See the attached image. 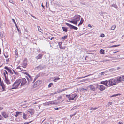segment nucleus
Instances as JSON below:
<instances>
[{
    "label": "nucleus",
    "mask_w": 124,
    "mask_h": 124,
    "mask_svg": "<svg viewBox=\"0 0 124 124\" xmlns=\"http://www.w3.org/2000/svg\"><path fill=\"white\" fill-rule=\"evenodd\" d=\"M20 83L21 81H19L18 80H17L12 85V86L13 87L11 89L17 88Z\"/></svg>",
    "instance_id": "obj_1"
},
{
    "label": "nucleus",
    "mask_w": 124,
    "mask_h": 124,
    "mask_svg": "<svg viewBox=\"0 0 124 124\" xmlns=\"http://www.w3.org/2000/svg\"><path fill=\"white\" fill-rule=\"evenodd\" d=\"M108 84L109 85V86L115 85L117 84L116 79H111L108 80Z\"/></svg>",
    "instance_id": "obj_2"
},
{
    "label": "nucleus",
    "mask_w": 124,
    "mask_h": 124,
    "mask_svg": "<svg viewBox=\"0 0 124 124\" xmlns=\"http://www.w3.org/2000/svg\"><path fill=\"white\" fill-rule=\"evenodd\" d=\"M116 79V81L118 83H119L121 82L122 81H124V75L122 77H118Z\"/></svg>",
    "instance_id": "obj_3"
},
{
    "label": "nucleus",
    "mask_w": 124,
    "mask_h": 124,
    "mask_svg": "<svg viewBox=\"0 0 124 124\" xmlns=\"http://www.w3.org/2000/svg\"><path fill=\"white\" fill-rule=\"evenodd\" d=\"M18 80L21 81V86L23 85L26 83V80L24 78H22Z\"/></svg>",
    "instance_id": "obj_4"
},
{
    "label": "nucleus",
    "mask_w": 124,
    "mask_h": 124,
    "mask_svg": "<svg viewBox=\"0 0 124 124\" xmlns=\"http://www.w3.org/2000/svg\"><path fill=\"white\" fill-rule=\"evenodd\" d=\"M97 88L99 89L101 91H102L105 89V87L103 85H98Z\"/></svg>",
    "instance_id": "obj_5"
},
{
    "label": "nucleus",
    "mask_w": 124,
    "mask_h": 124,
    "mask_svg": "<svg viewBox=\"0 0 124 124\" xmlns=\"http://www.w3.org/2000/svg\"><path fill=\"white\" fill-rule=\"evenodd\" d=\"M81 16L78 15H76L74 16V20H75L77 21H78L80 20Z\"/></svg>",
    "instance_id": "obj_6"
},
{
    "label": "nucleus",
    "mask_w": 124,
    "mask_h": 124,
    "mask_svg": "<svg viewBox=\"0 0 124 124\" xmlns=\"http://www.w3.org/2000/svg\"><path fill=\"white\" fill-rule=\"evenodd\" d=\"M27 60L26 59H24L23 62V63L22 67L24 68L26 67L27 65Z\"/></svg>",
    "instance_id": "obj_7"
},
{
    "label": "nucleus",
    "mask_w": 124,
    "mask_h": 124,
    "mask_svg": "<svg viewBox=\"0 0 124 124\" xmlns=\"http://www.w3.org/2000/svg\"><path fill=\"white\" fill-rule=\"evenodd\" d=\"M77 96L76 94H72L70 96V99H69V100H73Z\"/></svg>",
    "instance_id": "obj_8"
},
{
    "label": "nucleus",
    "mask_w": 124,
    "mask_h": 124,
    "mask_svg": "<svg viewBox=\"0 0 124 124\" xmlns=\"http://www.w3.org/2000/svg\"><path fill=\"white\" fill-rule=\"evenodd\" d=\"M27 111L31 114V115L33 114L34 112V110L32 109L31 108L28 109Z\"/></svg>",
    "instance_id": "obj_9"
},
{
    "label": "nucleus",
    "mask_w": 124,
    "mask_h": 124,
    "mask_svg": "<svg viewBox=\"0 0 124 124\" xmlns=\"http://www.w3.org/2000/svg\"><path fill=\"white\" fill-rule=\"evenodd\" d=\"M66 24L67 26L69 27L70 29H73L74 26L67 23H66Z\"/></svg>",
    "instance_id": "obj_10"
},
{
    "label": "nucleus",
    "mask_w": 124,
    "mask_h": 124,
    "mask_svg": "<svg viewBox=\"0 0 124 124\" xmlns=\"http://www.w3.org/2000/svg\"><path fill=\"white\" fill-rule=\"evenodd\" d=\"M101 84H104L107 86H108L107 84H108V81L107 80H106L104 81H103L101 82Z\"/></svg>",
    "instance_id": "obj_11"
},
{
    "label": "nucleus",
    "mask_w": 124,
    "mask_h": 124,
    "mask_svg": "<svg viewBox=\"0 0 124 124\" xmlns=\"http://www.w3.org/2000/svg\"><path fill=\"white\" fill-rule=\"evenodd\" d=\"M5 82L7 84H10V81L8 79V77L5 78Z\"/></svg>",
    "instance_id": "obj_12"
},
{
    "label": "nucleus",
    "mask_w": 124,
    "mask_h": 124,
    "mask_svg": "<svg viewBox=\"0 0 124 124\" xmlns=\"http://www.w3.org/2000/svg\"><path fill=\"white\" fill-rule=\"evenodd\" d=\"M2 115L5 118H7L8 116V115L5 112H3L2 113Z\"/></svg>",
    "instance_id": "obj_13"
},
{
    "label": "nucleus",
    "mask_w": 124,
    "mask_h": 124,
    "mask_svg": "<svg viewBox=\"0 0 124 124\" xmlns=\"http://www.w3.org/2000/svg\"><path fill=\"white\" fill-rule=\"evenodd\" d=\"M88 87L90 88L91 90L94 91L95 90V88L93 85H89L88 86Z\"/></svg>",
    "instance_id": "obj_14"
},
{
    "label": "nucleus",
    "mask_w": 124,
    "mask_h": 124,
    "mask_svg": "<svg viewBox=\"0 0 124 124\" xmlns=\"http://www.w3.org/2000/svg\"><path fill=\"white\" fill-rule=\"evenodd\" d=\"M0 85L1 86L2 89H3V91H4L5 89V86L4 84L3 81H2L1 83H0Z\"/></svg>",
    "instance_id": "obj_15"
},
{
    "label": "nucleus",
    "mask_w": 124,
    "mask_h": 124,
    "mask_svg": "<svg viewBox=\"0 0 124 124\" xmlns=\"http://www.w3.org/2000/svg\"><path fill=\"white\" fill-rule=\"evenodd\" d=\"M41 83V81L40 80H38L35 83V84L37 86L40 85Z\"/></svg>",
    "instance_id": "obj_16"
},
{
    "label": "nucleus",
    "mask_w": 124,
    "mask_h": 124,
    "mask_svg": "<svg viewBox=\"0 0 124 124\" xmlns=\"http://www.w3.org/2000/svg\"><path fill=\"white\" fill-rule=\"evenodd\" d=\"M12 20L14 22V23H15V25L16 26V27L18 31L19 32L20 31L18 27V26L17 25V24H16L15 20L14 19H12Z\"/></svg>",
    "instance_id": "obj_17"
},
{
    "label": "nucleus",
    "mask_w": 124,
    "mask_h": 124,
    "mask_svg": "<svg viewBox=\"0 0 124 124\" xmlns=\"http://www.w3.org/2000/svg\"><path fill=\"white\" fill-rule=\"evenodd\" d=\"M47 104L48 105H49L51 104L52 105L55 104L54 101H49L47 102Z\"/></svg>",
    "instance_id": "obj_18"
},
{
    "label": "nucleus",
    "mask_w": 124,
    "mask_h": 124,
    "mask_svg": "<svg viewBox=\"0 0 124 124\" xmlns=\"http://www.w3.org/2000/svg\"><path fill=\"white\" fill-rule=\"evenodd\" d=\"M22 113V112L17 111L16 112V114L15 115V116L17 117V116L19 115H21V114Z\"/></svg>",
    "instance_id": "obj_19"
},
{
    "label": "nucleus",
    "mask_w": 124,
    "mask_h": 124,
    "mask_svg": "<svg viewBox=\"0 0 124 124\" xmlns=\"http://www.w3.org/2000/svg\"><path fill=\"white\" fill-rule=\"evenodd\" d=\"M83 21L84 20L83 19V18H81V19L78 25V26H79V25H81L82 24L83 22Z\"/></svg>",
    "instance_id": "obj_20"
},
{
    "label": "nucleus",
    "mask_w": 124,
    "mask_h": 124,
    "mask_svg": "<svg viewBox=\"0 0 124 124\" xmlns=\"http://www.w3.org/2000/svg\"><path fill=\"white\" fill-rule=\"evenodd\" d=\"M42 57V55L41 54H39L38 56H36V58L37 59H40Z\"/></svg>",
    "instance_id": "obj_21"
},
{
    "label": "nucleus",
    "mask_w": 124,
    "mask_h": 124,
    "mask_svg": "<svg viewBox=\"0 0 124 124\" xmlns=\"http://www.w3.org/2000/svg\"><path fill=\"white\" fill-rule=\"evenodd\" d=\"M62 28L63 31H65V32H67V30L68 28L66 27H62Z\"/></svg>",
    "instance_id": "obj_22"
},
{
    "label": "nucleus",
    "mask_w": 124,
    "mask_h": 124,
    "mask_svg": "<svg viewBox=\"0 0 124 124\" xmlns=\"http://www.w3.org/2000/svg\"><path fill=\"white\" fill-rule=\"evenodd\" d=\"M26 77L28 82L30 81H31L32 80V78L31 77L29 78L30 79H29V78L27 76Z\"/></svg>",
    "instance_id": "obj_23"
},
{
    "label": "nucleus",
    "mask_w": 124,
    "mask_h": 124,
    "mask_svg": "<svg viewBox=\"0 0 124 124\" xmlns=\"http://www.w3.org/2000/svg\"><path fill=\"white\" fill-rule=\"evenodd\" d=\"M26 114H25L24 113H23V119H24L25 120H26L27 119V118L26 117Z\"/></svg>",
    "instance_id": "obj_24"
},
{
    "label": "nucleus",
    "mask_w": 124,
    "mask_h": 124,
    "mask_svg": "<svg viewBox=\"0 0 124 124\" xmlns=\"http://www.w3.org/2000/svg\"><path fill=\"white\" fill-rule=\"evenodd\" d=\"M109 70V71H110L111 72H112L115 71H116V69H115L114 68H111V69H110Z\"/></svg>",
    "instance_id": "obj_25"
},
{
    "label": "nucleus",
    "mask_w": 124,
    "mask_h": 124,
    "mask_svg": "<svg viewBox=\"0 0 124 124\" xmlns=\"http://www.w3.org/2000/svg\"><path fill=\"white\" fill-rule=\"evenodd\" d=\"M100 53L102 54H104V50L101 49L100 50Z\"/></svg>",
    "instance_id": "obj_26"
},
{
    "label": "nucleus",
    "mask_w": 124,
    "mask_h": 124,
    "mask_svg": "<svg viewBox=\"0 0 124 124\" xmlns=\"http://www.w3.org/2000/svg\"><path fill=\"white\" fill-rule=\"evenodd\" d=\"M121 94H114V95H112V96H111L110 97H116V96H118V95H120Z\"/></svg>",
    "instance_id": "obj_27"
},
{
    "label": "nucleus",
    "mask_w": 124,
    "mask_h": 124,
    "mask_svg": "<svg viewBox=\"0 0 124 124\" xmlns=\"http://www.w3.org/2000/svg\"><path fill=\"white\" fill-rule=\"evenodd\" d=\"M38 31L42 32V31L43 30H42L41 29L40 27L39 26H38Z\"/></svg>",
    "instance_id": "obj_28"
},
{
    "label": "nucleus",
    "mask_w": 124,
    "mask_h": 124,
    "mask_svg": "<svg viewBox=\"0 0 124 124\" xmlns=\"http://www.w3.org/2000/svg\"><path fill=\"white\" fill-rule=\"evenodd\" d=\"M78 21H76L75 20H73V23L74 24L76 25Z\"/></svg>",
    "instance_id": "obj_29"
},
{
    "label": "nucleus",
    "mask_w": 124,
    "mask_h": 124,
    "mask_svg": "<svg viewBox=\"0 0 124 124\" xmlns=\"http://www.w3.org/2000/svg\"><path fill=\"white\" fill-rule=\"evenodd\" d=\"M97 108H93V107H91L90 108V110H94L96 109Z\"/></svg>",
    "instance_id": "obj_30"
},
{
    "label": "nucleus",
    "mask_w": 124,
    "mask_h": 124,
    "mask_svg": "<svg viewBox=\"0 0 124 124\" xmlns=\"http://www.w3.org/2000/svg\"><path fill=\"white\" fill-rule=\"evenodd\" d=\"M60 79V78H59L57 77L55 78L54 80V81L55 82L57 80H58Z\"/></svg>",
    "instance_id": "obj_31"
},
{
    "label": "nucleus",
    "mask_w": 124,
    "mask_h": 124,
    "mask_svg": "<svg viewBox=\"0 0 124 124\" xmlns=\"http://www.w3.org/2000/svg\"><path fill=\"white\" fill-rule=\"evenodd\" d=\"M116 27V26L115 25H113V26H112V27L111 28V30H114V29Z\"/></svg>",
    "instance_id": "obj_32"
},
{
    "label": "nucleus",
    "mask_w": 124,
    "mask_h": 124,
    "mask_svg": "<svg viewBox=\"0 0 124 124\" xmlns=\"http://www.w3.org/2000/svg\"><path fill=\"white\" fill-rule=\"evenodd\" d=\"M37 68H40V69H42L44 67H42L40 65L38 66Z\"/></svg>",
    "instance_id": "obj_33"
},
{
    "label": "nucleus",
    "mask_w": 124,
    "mask_h": 124,
    "mask_svg": "<svg viewBox=\"0 0 124 124\" xmlns=\"http://www.w3.org/2000/svg\"><path fill=\"white\" fill-rule=\"evenodd\" d=\"M8 71L9 72H10V73H11L12 75V74H13V72H12V71H11V70L10 69H9V70H8Z\"/></svg>",
    "instance_id": "obj_34"
},
{
    "label": "nucleus",
    "mask_w": 124,
    "mask_h": 124,
    "mask_svg": "<svg viewBox=\"0 0 124 124\" xmlns=\"http://www.w3.org/2000/svg\"><path fill=\"white\" fill-rule=\"evenodd\" d=\"M90 75H87V76H84V77H78L77 78V79H80V78H84L85 77H87L88 76H89Z\"/></svg>",
    "instance_id": "obj_35"
},
{
    "label": "nucleus",
    "mask_w": 124,
    "mask_h": 124,
    "mask_svg": "<svg viewBox=\"0 0 124 124\" xmlns=\"http://www.w3.org/2000/svg\"><path fill=\"white\" fill-rule=\"evenodd\" d=\"M59 47L61 49H64L65 48L64 47L62 46L61 44L59 45Z\"/></svg>",
    "instance_id": "obj_36"
},
{
    "label": "nucleus",
    "mask_w": 124,
    "mask_h": 124,
    "mask_svg": "<svg viewBox=\"0 0 124 124\" xmlns=\"http://www.w3.org/2000/svg\"><path fill=\"white\" fill-rule=\"evenodd\" d=\"M119 45H113L111 46L110 47H115L117 46H119Z\"/></svg>",
    "instance_id": "obj_37"
},
{
    "label": "nucleus",
    "mask_w": 124,
    "mask_h": 124,
    "mask_svg": "<svg viewBox=\"0 0 124 124\" xmlns=\"http://www.w3.org/2000/svg\"><path fill=\"white\" fill-rule=\"evenodd\" d=\"M15 56L16 58H17L18 57L17 51H16Z\"/></svg>",
    "instance_id": "obj_38"
},
{
    "label": "nucleus",
    "mask_w": 124,
    "mask_h": 124,
    "mask_svg": "<svg viewBox=\"0 0 124 124\" xmlns=\"http://www.w3.org/2000/svg\"><path fill=\"white\" fill-rule=\"evenodd\" d=\"M38 76L37 75L35 77V78L34 79V81L33 82V83H34V82L36 80V79L38 78Z\"/></svg>",
    "instance_id": "obj_39"
},
{
    "label": "nucleus",
    "mask_w": 124,
    "mask_h": 124,
    "mask_svg": "<svg viewBox=\"0 0 124 124\" xmlns=\"http://www.w3.org/2000/svg\"><path fill=\"white\" fill-rule=\"evenodd\" d=\"M66 97L68 98V100H69V99H70V95H66Z\"/></svg>",
    "instance_id": "obj_40"
},
{
    "label": "nucleus",
    "mask_w": 124,
    "mask_h": 124,
    "mask_svg": "<svg viewBox=\"0 0 124 124\" xmlns=\"http://www.w3.org/2000/svg\"><path fill=\"white\" fill-rule=\"evenodd\" d=\"M111 6L112 7H113L116 8L117 7V5H116L115 4H114L112 5Z\"/></svg>",
    "instance_id": "obj_41"
},
{
    "label": "nucleus",
    "mask_w": 124,
    "mask_h": 124,
    "mask_svg": "<svg viewBox=\"0 0 124 124\" xmlns=\"http://www.w3.org/2000/svg\"><path fill=\"white\" fill-rule=\"evenodd\" d=\"M67 37V35H65L63 37H62V39H65Z\"/></svg>",
    "instance_id": "obj_42"
},
{
    "label": "nucleus",
    "mask_w": 124,
    "mask_h": 124,
    "mask_svg": "<svg viewBox=\"0 0 124 124\" xmlns=\"http://www.w3.org/2000/svg\"><path fill=\"white\" fill-rule=\"evenodd\" d=\"M105 73L104 72H102L99 74V75L101 76L103 75Z\"/></svg>",
    "instance_id": "obj_43"
},
{
    "label": "nucleus",
    "mask_w": 124,
    "mask_h": 124,
    "mask_svg": "<svg viewBox=\"0 0 124 124\" xmlns=\"http://www.w3.org/2000/svg\"><path fill=\"white\" fill-rule=\"evenodd\" d=\"M53 85V84L52 83H50L48 85V87H51L52 85Z\"/></svg>",
    "instance_id": "obj_44"
},
{
    "label": "nucleus",
    "mask_w": 124,
    "mask_h": 124,
    "mask_svg": "<svg viewBox=\"0 0 124 124\" xmlns=\"http://www.w3.org/2000/svg\"><path fill=\"white\" fill-rule=\"evenodd\" d=\"M77 107L76 106H74L72 108L71 110H73L75 109H77Z\"/></svg>",
    "instance_id": "obj_45"
},
{
    "label": "nucleus",
    "mask_w": 124,
    "mask_h": 124,
    "mask_svg": "<svg viewBox=\"0 0 124 124\" xmlns=\"http://www.w3.org/2000/svg\"><path fill=\"white\" fill-rule=\"evenodd\" d=\"M4 69H6L7 70V71H8L9 68H8L7 66H5L4 67Z\"/></svg>",
    "instance_id": "obj_46"
},
{
    "label": "nucleus",
    "mask_w": 124,
    "mask_h": 124,
    "mask_svg": "<svg viewBox=\"0 0 124 124\" xmlns=\"http://www.w3.org/2000/svg\"><path fill=\"white\" fill-rule=\"evenodd\" d=\"M81 91H84L85 92V91H87V89H84V88H81Z\"/></svg>",
    "instance_id": "obj_47"
},
{
    "label": "nucleus",
    "mask_w": 124,
    "mask_h": 124,
    "mask_svg": "<svg viewBox=\"0 0 124 124\" xmlns=\"http://www.w3.org/2000/svg\"><path fill=\"white\" fill-rule=\"evenodd\" d=\"M9 1L10 2L13 4L14 3V2L12 0H9Z\"/></svg>",
    "instance_id": "obj_48"
},
{
    "label": "nucleus",
    "mask_w": 124,
    "mask_h": 124,
    "mask_svg": "<svg viewBox=\"0 0 124 124\" xmlns=\"http://www.w3.org/2000/svg\"><path fill=\"white\" fill-rule=\"evenodd\" d=\"M31 122V121H30V122H25L24 123V124H28L30 123Z\"/></svg>",
    "instance_id": "obj_49"
},
{
    "label": "nucleus",
    "mask_w": 124,
    "mask_h": 124,
    "mask_svg": "<svg viewBox=\"0 0 124 124\" xmlns=\"http://www.w3.org/2000/svg\"><path fill=\"white\" fill-rule=\"evenodd\" d=\"M112 102H109L108 103V106H110L112 104Z\"/></svg>",
    "instance_id": "obj_50"
},
{
    "label": "nucleus",
    "mask_w": 124,
    "mask_h": 124,
    "mask_svg": "<svg viewBox=\"0 0 124 124\" xmlns=\"http://www.w3.org/2000/svg\"><path fill=\"white\" fill-rule=\"evenodd\" d=\"M3 119L1 115H0V120H2Z\"/></svg>",
    "instance_id": "obj_51"
},
{
    "label": "nucleus",
    "mask_w": 124,
    "mask_h": 124,
    "mask_svg": "<svg viewBox=\"0 0 124 124\" xmlns=\"http://www.w3.org/2000/svg\"><path fill=\"white\" fill-rule=\"evenodd\" d=\"M73 29L75 30H77L78 29V28L77 27L74 26Z\"/></svg>",
    "instance_id": "obj_52"
},
{
    "label": "nucleus",
    "mask_w": 124,
    "mask_h": 124,
    "mask_svg": "<svg viewBox=\"0 0 124 124\" xmlns=\"http://www.w3.org/2000/svg\"><path fill=\"white\" fill-rule=\"evenodd\" d=\"M13 71L14 72V73L16 74V75H18V73L16 72L14 70H13Z\"/></svg>",
    "instance_id": "obj_53"
},
{
    "label": "nucleus",
    "mask_w": 124,
    "mask_h": 124,
    "mask_svg": "<svg viewBox=\"0 0 124 124\" xmlns=\"http://www.w3.org/2000/svg\"><path fill=\"white\" fill-rule=\"evenodd\" d=\"M57 93V91L56 92H55L54 93H52L51 94V95H54V94H57V93Z\"/></svg>",
    "instance_id": "obj_54"
},
{
    "label": "nucleus",
    "mask_w": 124,
    "mask_h": 124,
    "mask_svg": "<svg viewBox=\"0 0 124 124\" xmlns=\"http://www.w3.org/2000/svg\"><path fill=\"white\" fill-rule=\"evenodd\" d=\"M100 36L102 37H103L104 36V34H102Z\"/></svg>",
    "instance_id": "obj_55"
},
{
    "label": "nucleus",
    "mask_w": 124,
    "mask_h": 124,
    "mask_svg": "<svg viewBox=\"0 0 124 124\" xmlns=\"http://www.w3.org/2000/svg\"><path fill=\"white\" fill-rule=\"evenodd\" d=\"M4 56L5 58H7L8 57V55L7 54L6 55L4 54Z\"/></svg>",
    "instance_id": "obj_56"
},
{
    "label": "nucleus",
    "mask_w": 124,
    "mask_h": 124,
    "mask_svg": "<svg viewBox=\"0 0 124 124\" xmlns=\"http://www.w3.org/2000/svg\"><path fill=\"white\" fill-rule=\"evenodd\" d=\"M62 92V91L61 90H60L59 91H57V93H60V92Z\"/></svg>",
    "instance_id": "obj_57"
},
{
    "label": "nucleus",
    "mask_w": 124,
    "mask_h": 124,
    "mask_svg": "<svg viewBox=\"0 0 124 124\" xmlns=\"http://www.w3.org/2000/svg\"><path fill=\"white\" fill-rule=\"evenodd\" d=\"M54 109L56 110H58L59 109V108H54Z\"/></svg>",
    "instance_id": "obj_58"
},
{
    "label": "nucleus",
    "mask_w": 124,
    "mask_h": 124,
    "mask_svg": "<svg viewBox=\"0 0 124 124\" xmlns=\"http://www.w3.org/2000/svg\"><path fill=\"white\" fill-rule=\"evenodd\" d=\"M68 21L69 22H71L72 23H73V20H71V21H70V20H69Z\"/></svg>",
    "instance_id": "obj_59"
},
{
    "label": "nucleus",
    "mask_w": 124,
    "mask_h": 124,
    "mask_svg": "<svg viewBox=\"0 0 124 124\" xmlns=\"http://www.w3.org/2000/svg\"><path fill=\"white\" fill-rule=\"evenodd\" d=\"M0 36L1 37H2V38H3V35L2 34H0Z\"/></svg>",
    "instance_id": "obj_60"
},
{
    "label": "nucleus",
    "mask_w": 124,
    "mask_h": 124,
    "mask_svg": "<svg viewBox=\"0 0 124 124\" xmlns=\"http://www.w3.org/2000/svg\"><path fill=\"white\" fill-rule=\"evenodd\" d=\"M77 113V112H76L75 113L73 114H72L73 116H75L76 114Z\"/></svg>",
    "instance_id": "obj_61"
},
{
    "label": "nucleus",
    "mask_w": 124,
    "mask_h": 124,
    "mask_svg": "<svg viewBox=\"0 0 124 124\" xmlns=\"http://www.w3.org/2000/svg\"><path fill=\"white\" fill-rule=\"evenodd\" d=\"M119 124H123V123L121 122H119Z\"/></svg>",
    "instance_id": "obj_62"
},
{
    "label": "nucleus",
    "mask_w": 124,
    "mask_h": 124,
    "mask_svg": "<svg viewBox=\"0 0 124 124\" xmlns=\"http://www.w3.org/2000/svg\"><path fill=\"white\" fill-rule=\"evenodd\" d=\"M6 61L7 62H8L9 61V59H6Z\"/></svg>",
    "instance_id": "obj_63"
},
{
    "label": "nucleus",
    "mask_w": 124,
    "mask_h": 124,
    "mask_svg": "<svg viewBox=\"0 0 124 124\" xmlns=\"http://www.w3.org/2000/svg\"><path fill=\"white\" fill-rule=\"evenodd\" d=\"M29 77V78L30 77H31L30 75L28 73L27 74V75Z\"/></svg>",
    "instance_id": "obj_64"
}]
</instances>
